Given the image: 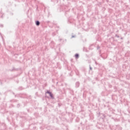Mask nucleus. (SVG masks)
<instances>
[{"label": "nucleus", "instance_id": "obj_5", "mask_svg": "<svg viewBox=\"0 0 130 130\" xmlns=\"http://www.w3.org/2000/svg\"><path fill=\"white\" fill-rule=\"evenodd\" d=\"M89 69L90 70H92V67H91V66H89Z\"/></svg>", "mask_w": 130, "mask_h": 130}, {"label": "nucleus", "instance_id": "obj_7", "mask_svg": "<svg viewBox=\"0 0 130 130\" xmlns=\"http://www.w3.org/2000/svg\"><path fill=\"white\" fill-rule=\"evenodd\" d=\"M60 41H61V39L60 40Z\"/></svg>", "mask_w": 130, "mask_h": 130}, {"label": "nucleus", "instance_id": "obj_2", "mask_svg": "<svg viewBox=\"0 0 130 130\" xmlns=\"http://www.w3.org/2000/svg\"><path fill=\"white\" fill-rule=\"evenodd\" d=\"M36 25L37 26H39V25H40V22H39V21L37 20L36 21Z\"/></svg>", "mask_w": 130, "mask_h": 130}, {"label": "nucleus", "instance_id": "obj_6", "mask_svg": "<svg viewBox=\"0 0 130 130\" xmlns=\"http://www.w3.org/2000/svg\"><path fill=\"white\" fill-rule=\"evenodd\" d=\"M74 37H75V36H72V38H74Z\"/></svg>", "mask_w": 130, "mask_h": 130}, {"label": "nucleus", "instance_id": "obj_3", "mask_svg": "<svg viewBox=\"0 0 130 130\" xmlns=\"http://www.w3.org/2000/svg\"><path fill=\"white\" fill-rule=\"evenodd\" d=\"M80 86V82H77L76 83V87H77V88Z\"/></svg>", "mask_w": 130, "mask_h": 130}, {"label": "nucleus", "instance_id": "obj_1", "mask_svg": "<svg viewBox=\"0 0 130 130\" xmlns=\"http://www.w3.org/2000/svg\"><path fill=\"white\" fill-rule=\"evenodd\" d=\"M46 93L49 94L50 96L51 97V98H52V99H54V98L53 97V94H52V93L51 92L48 91Z\"/></svg>", "mask_w": 130, "mask_h": 130}, {"label": "nucleus", "instance_id": "obj_4", "mask_svg": "<svg viewBox=\"0 0 130 130\" xmlns=\"http://www.w3.org/2000/svg\"><path fill=\"white\" fill-rule=\"evenodd\" d=\"M75 57L76 58H79V54H76Z\"/></svg>", "mask_w": 130, "mask_h": 130}]
</instances>
